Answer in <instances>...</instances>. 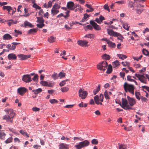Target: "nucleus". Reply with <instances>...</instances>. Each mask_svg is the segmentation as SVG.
<instances>
[{"mask_svg":"<svg viewBox=\"0 0 149 149\" xmlns=\"http://www.w3.org/2000/svg\"><path fill=\"white\" fill-rule=\"evenodd\" d=\"M4 111L7 112V115L4 116L3 119L6 120L7 122L13 123V118L15 115L13 110L12 109H6Z\"/></svg>","mask_w":149,"mask_h":149,"instance_id":"obj_1","label":"nucleus"},{"mask_svg":"<svg viewBox=\"0 0 149 149\" xmlns=\"http://www.w3.org/2000/svg\"><path fill=\"white\" fill-rule=\"evenodd\" d=\"M126 92L128 91L133 95H134V86L132 84H128L127 82H125L123 86Z\"/></svg>","mask_w":149,"mask_h":149,"instance_id":"obj_2","label":"nucleus"},{"mask_svg":"<svg viewBox=\"0 0 149 149\" xmlns=\"http://www.w3.org/2000/svg\"><path fill=\"white\" fill-rule=\"evenodd\" d=\"M122 104H120L121 107L125 110L132 109L129 105L128 104V101L126 98H122Z\"/></svg>","mask_w":149,"mask_h":149,"instance_id":"obj_3","label":"nucleus"},{"mask_svg":"<svg viewBox=\"0 0 149 149\" xmlns=\"http://www.w3.org/2000/svg\"><path fill=\"white\" fill-rule=\"evenodd\" d=\"M89 144V142L87 140L79 142L77 145L75 146V147L77 149H80L85 147L88 146Z\"/></svg>","mask_w":149,"mask_h":149,"instance_id":"obj_4","label":"nucleus"},{"mask_svg":"<svg viewBox=\"0 0 149 149\" xmlns=\"http://www.w3.org/2000/svg\"><path fill=\"white\" fill-rule=\"evenodd\" d=\"M107 63L106 61H103L99 63L97 65V67L99 70L104 71L107 66Z\"/></svg>","mask_w":149,"mask_h":149,"instance_id":"obj_5","label":"nucleus"},{"mask_svg":"<svg viewBox=\"0 0 149 149\" xmlns=\"http://www.w3.org/2000/svg\"><path fill=\"white\" fill-rule=\"evenodd\" d=\"M135 76L138 78L141 82L145 84L146 83V79L143 75L136 73Z\"/></svg>","mask_w":149,"mask_h":149,"instance_id":"obj_6","label":"nucleus"},{"mask_svg":"<svg viewBox=\"0 0 149 149\" xmlns=\"http://www.w3.org/2000/svg\"><path fill=\"white\" fill-rule=\"evenodd\" d=\"M79 97L82 99H85L87 95V93L84 91V89H82L80 88L78 92Z\"/></svg>","mask_w":149,"mask_h":149,"instance_id":"obj_7","label":"nucleus"},{"mask_svg":"<svg viewBox=\"0 0 149 149\" xmlns=\"http://www.w3.org/2000/svg\"><path fill=\"white\" fill-rule=\"evenodd\" d=\"M22 80L24 82L29 83L31 81V77L30 74H24L23 76Z\"/></svg>","mask_w":149,"mask_h":149,"instance_id":"obj_8","label":"nucleus"},{"mask_svg":"<svg viewBox=\"0 0 149 149\" xmlns=\"http://www.w3.org/2000/svg\"><path fill=\"white\" fill-rule=\"evenodd\" d=\"M107 30L108 34L110 36H121V35L120 34L112 30L107 29Z\"/></svg>","mask_w":149,"mask_h":149,"instance_id":"obj_9","label":"nucleus"},{"mask_svg":"<svg viewBox=\"0 0 149 149\" xmlns=\"http://www.w3.org/2000/svg\"><path fill=\"white\" fill-rule=\"evenodd\" d=\"M127 97L129 105L133 106L136 104L135 100L134 98L128 96H127Z\"/></svg>","mask_w":149,"mask_h":149,"instance_id":"obj_10","label":"nucleus"},{"mask_svg":"<svg viewBox=\"0 0 149 149\" xmlns=\"http://www.w3.org/2000/svg\"><path fill=\"white\" fill-rule=\"evenodd\" d=\"M26 91L27 89L23 87L19 88L17 90V93L22 96L23 95Z\"/></svg>","mask_w":149,"mask_h":149,"instance_id":"obj_11","label":"nucleus"},{"mask_svg":"<svg viewBox=\"0 0 149 149\" xmlns=\"http://www.w3.org/2000/svg\"><path fill=\"white\" fill-rule=\"evenodd\" d=\"M90 24L92 25L94 29L97 30H99L101 29L100 27L93 21L91 20L90 22Z\"/></svg>","mask_w":149,"mask_h":149,"instance_id":"obj_12","label":"nucleus"},{"mask_svg":"<svg viewBox=\"0 0 149 149\" xmlns=\"http://www.w3.org/2000/svg\"><path fill=\"white\" fill-rule=\"evenodd\" d=\"M74 3L71 1H70L67 3V7L69 10H73L74 9Z\"/></svg>","mask_w":149,"mask_h":149,"instance_id":"obj_13","label":"nucleus"},{"mask_svg":"<svg viewBox=\"0 0 149 149\" xmlns=\"http://www.w3.org/2000/svg\"><path fill=\"white\" fill-rule=\"evenodd\" d=\"M20 60H25L31 57L30 55L19 54L17 55Z\"/></svg>","mask_w":149,"mask_h":149,"instance_id":"obj_14","label":"nucleus"},{"mask_svg":"<svg viewBox=\"0 0 149 149\" xmlns=\"http://www.w3.org/2000/svg\"><path fill=\"white\" fill-rule=\"evenodd\" d=\"M77 42L78 44L81 46H86L88 43V41L82 40H78Z\"/></svg>","mask_w":149,"mask_h":149,"instance_id":"obj_15","label":"nucleus"},{"mask_svg":"<svg viewBox=\"0 0 149 149\" xmlns=\"http://www.w3.org/2000/svg\"><path fill=\"white\" fill-rule=\"evenodd\" d=\"M17 58L16 55L15 54H10L8 56V58L9 60H15Z\"/></svg>","mask_w":149,"mask_h":149,"instance_id":"obj_16","label":"nucleus"},{"mask_svg":"<svg viewBox=\"0 0 149 149\" xmlns=\"http://www.w3.org/2000/svg\"><path fill=\"white\" fill-rule=\"evenodd\" d=\"M12 38L11 36L8 33L5 34L3 36V39L4 40H9Z\"/></svg>","mask_w":149,"mask_h":149,"instance_id":"obj_17","label":"nucleus"},{"mask_svg":"<svg viewBox=\"0 0 149 149\" xmlns=\"http://www.w3.org/2000/svg\"><path fill=\"white\" fill-rule=\"evenodd\" d=\"M6 134L3 130L0 131V139L1 140H4L5 139V136Z\"/></svg>","mask_w":149,"mask_h":149,"instance_id":"obj_18","label":"nucleus"},{"mask_svg":"<svg viewBox=\"0 0 149 149\" xmlns=\"http://www.w3.org/2000/svg\"><path fill=\"white\" fill-rule=\"evenodd\" d=\"M107 43L108 46L110 47L114 48L116 46V44L112 42L109 40L108 41Z\"/></svg>","mask_w":149,"mask_h":149,"instance_id":"obj_19","label":"nucleus"},{"mask_svg":"<svg viewBox=\"0 0 149 149\" xmlns=\"http://www.w3.org/2000/svg\"><path fill=\"white\" fill-rule=\"evenodd\" d=\"M59 149H68V148L66 145L61 143L59 146Z\"/></svg>","mask_w":149,"mask_h":149,"instance_id":"obj_20","label":"nucleus"},{"mask_svg":"<svg viewBox=\"0 0 149 149\" xmlns=\"http://www.w3.org/2000/svg\"><path fill=\"white\" fill-rule=\"evenodd\" d=\"M42 91V90L41 88H38V89L33 90H32V92H33L35 94H37L38 93H41Z\"/></svg>","mask_w":149,"mask_h":149,"instance_id":"obj_21","label":"nucleus"},{"mask_svg":"<svg viewBox=\"0 0 149 149\" xmlns=\"http://www.w3.org/2000/svg\"><path fill=\"white\" fill-rule=\"evenodd\" d=\"M94 100L95 103L97 104H100V102L99 101L100 100L99 98V96L98 95H97L95 96L94 97Z\"/></svg>","mask_w":149,"mask_h":149,"instance_id":"obj_22","label":"nucleus"},{"mask_svg":"<svg viewBox=\"0 0 149 149\" xmlns=\"http://www.w3.org/2000/svg\"><path fill=\"white\" fill-rule=\"evenodd\" d=\"M103 59L106 60H109L110 59V56L108 54H105L102 56Z\"/></svg>","mask_w":149,"mask_h":149,"instance_id":"obj_23","label":"nucleus"},{"mask_svg":"<svg viewBox=\"0 0 149 149\" xmlns=\"http://www.w3.org/2000/svg\"><path fill=\"white\" fill-rule=\"evenodd\" d=\"M123 28L125 29L128 30L130 26H128V24L127 23L123 22L122 24Z\"/></svg>","mask_w":149,"mask_h":149,"instance_id":"obj_24","label":"nucleus"},{"mask_svg":"<svg viewBox=\"0 0 149 149\" xmlns=\"http://www.w3.org/2000/svg\"><path fill=\"white\" fill-rule=\"evenodd\" d=\"M59 11L58 10L56 9H55L54 8H52L51 10L52 14L54 15L58 13Z\"/></svg>","mask_w":149,"mask_h":149,"instance_id":"obj_25","label":"nucleus"},{"mask_svg":"<svg viewBox=\"0 0 149 149\" xmlns=\"http://www.w3.org/2000/svg\"><path fill=\"white\" fill-rule=\"evenodd\" d=\"M90 16V15H88L87 13H85L84 15V17L82 18V19L81 21H80L81 22H83L85 21V19H86L88 17H89Z\"/></svg>","mask_w":149,"mask_h":149,"instance_id":"obj_26","label":"nucleus"},{"mask_svg":"<svg viewBox=\"0 0 149 149\" xmlns=\"http://www.w3.org/2000/svg\"><path fill=\"white\" fill-rule=\"evenodd\" d=\"M24 25L25 26H29L31 28L33 27V26L29 22L27 21H26L24 22Z\"/></svg>","mask_w":149,"mask_h":149,"instance_id":"obj_27","label":"nucleus"},{"mask_svg":"<svg viewBox=\"0 0 149 149\" xmlns=\"http://www.w3.org/2000/svg\"><path fill=\"white\" fill-rule=\"evenodd\" d=\"M58 77H59V74L58 75L57 73L55 72L52 75V78L54 80L58 79Z\"/></svg>","mask_w":149,"mask_h":149,"instance_id":"obj_28","label":"nucleus"},{"mask_svg":"<svg viewBox=\"0 0 149 149\" xmlns=\"http://www.w3.org/2000/svg\"><path fill=\"white\" fill-rule=\"evenodd\" d=\"M100 85H98L96 89H94L93 91V93L94 95H95L100 90Z\"/></svg>","mask_w":149,"mask_h":149,"instance_id":"obj_29","label":"nucleus"},{"mask_svg":"<svg viewBox=\"0 0 149 149\" xmlns=\"http://www.w3.org/2000/svg\"><path fill=\"white\" fill-rule=\"evenodd\" d=\"M112 66L111 65H109L108 66L106 72L107 74H110L112 72Z\"/></svg>","mask_w":149,"mask_h":149,"instance_id":"obj_30","label":"nucleus"},{"mask_svg":"<svg viewBox=\"0 0 149 149\" xmlns=\"http://www.w3.org/2000/svg\"><path fill=\"white\" fill-rule=\"evenodd\" d=\"M56 40V38L53 36H51L48 38V40L50 43L54 42Z\"/></svg>","mask_w":149,"mask_h":149,"instance_id":"obj_31","label":"nucleus"},{"mask_svg":"<svg viewBox=\"0 0 149 149\" xmlns=\"http://www.w3.org/2000/svg\"><path fill=\"white\" fill-rule=\"evenodd\" d=\"M117 56L120 58L122 60H124L127 58V56L124 54H117Z\"/></svg>","mask_w":149,"mask_h":149,"instance_id":"obj_32","label":"nucleus"},{"mask_svg":"<svg viewBox=\"0 0 149 149\" xmlns=\"http://www.w3.org/2000/svg\"><path fill=\"white\" fill-rule=\"evenodd\" d=\"M19 132L24 136H26L27 137H29V135L26 132L22 130H21Z\"/></svg>","mask_w":149,"mask_h":149,"instance_id":"obj_33","label":"nucleus"},{"mask_svg":"<svg viewBox=\"0 0 149 149\" xmlns=\"http://www.w3.org/2000/svg\"><path fill=\"white\" fill-rule=\"evenodd\" d=\"M120 64V63L119 62V61H118L117 60H116V61H115L113 62V65L114 68H115L119 65Z\"/></svg>","mask_w":149,"mask_h":149,"instance_id":"obj_34","label":"nucleus"},{"mask_svg":"<svg viewBox=\"0 0 149 149\" xmlns=\"http://www.w3.org/2000/svg\"><path fill=\"white\" fill-rule=\"evenodd\" d=\"M85 37L90 38H95V35L92 34H86L85 35Z\"/></svg>","mask_w":149,"mask_h":149,"instance_id":"obj_35","label":"nucleus"},{"mask_svg":"<svg viewBox=\"0 0 149 149\" xmlns=\"http://www.w3.org/2000/svg\"><path fill=\"white\" fill-rule=\"evenodd\" d=\"M142 52L144 54L149 57V52L147 50L143 49L142 50Z\"/></svg>","mask_w":149,"mask_h":149,"instance_id":"obj_36","label":"nucleus"},{"mask_svg":"<svg viewBox=\"0 0 149 149\" xmlns=\"http://www.w3.org/2000/svg\"><path fill=\"white\" fill-rule=\"evenodd\" d=\"M118 148L119 149H126V147L125 145L121 144L120 143L118 144Z\"/></svg>","mask_w":149,"mask_h":149,"instance_id":"obj_37","label":"nucleus"},{"mask_svg":"<svg viewBox=\"0 0 149 149\" xmlns=\"http://www.w3.org/2000/svg\"><path fill=\"white\" fill-rule=\"evenodd\" d=\"M13 141V138L12 137H11L8 138L5 141V142L6 144L9 143Z\"/></svg>","mask_w":149,"mask_h":149,"instance_id":"obj_38","label":"nucleus"},{"mask_svg":"<svg viewBox=\"0 0 149 149\" xmlns=\"http://www.w3.org/2000/svg\"><path fill=\"white\" fill-rule=\"evenodd\" d=\"M37 22L40 23H43L44 22V20L42 17H37Z\"/></svg>","mask_w":149,"mask_h":149,"instance_id":"obj_39","label":"nucleus"},{"mask_svg":"<svg viewBox=\"0 0 149 149\" xmlns=\"http://www.w3.org/2000/svg\"><path fill=\"white\" fill-rule=\"evenodd\" d=\"M17 23V21H14L11 19L8 22V25L10 26L13 23L14 24H16Z\"/></svg>","mask_w":149,"mask_h":149,"instance_id":"obj_40","label":"nucleus"},{"mask_svg":"<svg viewBox=\"0 0 149 149\" xmlns=\"http://www.w3.org/2000/svg\"><path fill=\"white\" fill-rule=\"evenodd\" d=\"M135 10H136L137 13L140 14L142 12L143 9H138V8H136L135 9Z\"/></svg>","mask_w":149,"mask_h":149,"instance_id":"obj_41","label":"nucleus"},{"mask_svg":"<svg viewBox=\"0 0 149 149\" xmlns=\"http://www.w3.org/2000/svg\"><path fill=\"white\" fill-rule=\"evenodd\" d=\"M140 95V93L139 92L136 91L135 92V95L137 99L139 100L140 99V97H139Z\"/></svg>","mask_w":149,"mask_h":149,"instance_id":"obj_42","label":"nucleus"},{"mask_svg":"<svg viewBox=\"0 0 149 149\" xmlns=\"http://www.w3.org/2000/svg\"><path fill=\"white\" fill-rule=\"evenodd\" d=\"M91 142L92 144L97 145L98 143V141L96 139H93L92 140Z\"/></svg>","mask_w":149,"mask_h":149,"instance_id":"obj_43","label":"nucleus"},{"mask_svg":"<svg viewBox=\"0 0 149 149\" xmlns=\"http://www.w3.org/2000/svg\"><path fill=\"white\" fill-rule=\"evenodd\" d=\"M37 32V30L36 29H30L28 31V34H31L33 32Z\"/></svg>","mask_w":149,"mask_h":149,"instance_id":"obj_44","label":"nucleus"},{"mask_svg":"<svg viewBox=\"0 0 149 149\" xmlns=\"http://www.w3.org/2000/svg\"><path fill=\"white\" fill-rule=\"evenodd\" d=\"M3 9L4 10H12V8L9 6H4L3 7Z\"/></svg>","mask_w":149,"mask_h":149,"instance_id":"obj_45","label":"nucleus"},{"mask_svg":"<svg viewBox=\"0 0 149 149\" xmlns=\"http://www.w3.org/2000/svg\"><path fill=\"white\" fill-rule=\"evenodd\" d=\"M104 95L106 99H109V97L108 93L107 91H105L104 93Z\"/></svg>","mask_w":149,"mask_h":149,"instance_id":"obj_46","label":"nucleus"},{"mask_svg":"<svg viewBox=\"0 0 149 149\" xmlns=\"http://www.w3.org/2000/svg\"><path fill=\"white\" fill-rule=\"evenodd\" d=\"M61 90L63 92H66L68 91L69 88L66 87H63L61 88Z\"/></svg>","mask_w":149,"mask_h":149,"instance_id":"obj_47","label":"nucleus"},{"mask_svg":"<svg viewBox=\"0 0 149 149\" xmlns=\"http://www.w3.org/2000/svg\"><path fill=\"white\" fill-rule=\"evenodd\" d=\"M103 8L105 10H107L109 12H110V10L109 8V6L107 4H105Z\"/></svg>","mask_w":149,"mask_h":149,"instance_id":"obj_48","label":"nucleus"},{"mask_svg":"<svg viewBox=\"0 0 149 149\" xmlns=\"http://www.w3.org/2000/svg\"><path fill=\"white\" fill-rule=\"evenodd\" d=\"M60 8V6L57 3H55L53 6L52 8L58 9Z\"/></svg>","mask_w":149,"mask_h":149,"instance_id":"obj_49","label":"nucleus"},{"mask_svg":"<svg viewBox=\"0 0 149 149\" xmlns=\"http://www.w3.org/2000/svg\"><path fill=\"white\" fill-rule=\"evenodd\" d=\"M134 2L132 1H130L128 4L129 7L131 8L134 7Z\"/></svg>","mask_w":149,"mask_h":149,"instance_id":"obj_50","label":"nucleus"},{"mask_svg":"<svg viewBox=\"0 0 149 149\" xmlns=\"http://www.w3.org/2000/svg\"><path fill=\"white\" fill-rule=\"evenodd\" d=\"M40 84L42 86H47V84H48V82L46 81H40Z\"/></svg>","mask_w":149,"mask_h":149,"instance_id":"obj_51","label":"nucleus"},{"mask_svg":"<svg viewBox=\"0 0 149 149\" xmlns=\"http://www.w3.org/2000/svg\"><path fill=\"white\" fill-rule=\"evenodd\" d=\"M58 74L59 77H60V78H61L62 77H65L66 74L64 73L61 72L59 73Z\"/></svg>","mask_w":149,"mask_h":149,"instance_id":"obj_52","label":"nucleus"},{"mask_svg":"<svg viewBox=\"0 0 149 149\" xmlns=\"http://www.w3.org/2000/svg\"><path fill=\"white\" fill-rule=\"evenodd\" d=\"M132 77L130 75H128L127 77V80L131 82H133V81H134V79H131Z\"/></svg>","mask_w":149,"mask_h":149,"instance_id":"obj_53","label":"nucleus"},{"mask_svg":"<svg viewBox=\"0 0 149 149\" xmlns=\"http://www.w3.org/2000/svg\"><path fill=\"white\" fill-rule=\"evenodd\" d=\"M14 31L16 33V34L15 35V36H17L19 34H22V32L19 30L15 29Z\"/></svg>","mask_w":149,"mask_h":149,"instance_id":"obj_54","label":"nucleus"},{"mask_svg":"<svg viewBox=\"0 0 149 149\" xmlns=\"http://www.w3.org/2000/svg\"><path fill=\"white\" fill-rule=\"evenodd\" d=\"M121 64L124 66H129L130 65L129 63L127 61L125 62H122L121 63Z\"/></svg>","mask_w":149,"mask_h":149,"instance_id":"obj_55","label":"nucleus"},{"mask_svg":"<svg viewBox=\"0 0 149 149\" xmlns=\"http://www.w3.org/2000/svg\"><path fill=\"white\" fill-rule=\"evenodd\" d=\"M37 26L39 28H42L45 26V24L43 23L38 24H36Z\"/></svg>","mask_w":149,"mask_h":149,"instance_id":"obj_56","label":"nucleus"},{"mask_svg":"<svg viewBox=\"0 0 149 149\" xmlns=\"http://www.w3.org/2000/svg\"><path fill=\"white\" fill-rule=\"evenodd\" d=\"M33 7L36 8V9H38L39 10H40L41 9V7L39 6L38 5H37L36 3H34L33 5Z\"/></svg>","mask_w":149,"mask_h":149,"instance_id":"obj_57","label":"nucleus"},{"mask_svg":"<svg viewBox=\"0 0 149 149\" xmlns=\"http://www.w3.org/2000/svg\"><path fill=\"white\" fill-rule=\"evenodd\" d=\"M38 76L37 74H36L35 75L34 77L32 79V80L34 81H36L38 79Z\"/></svg>","mask_w":149,"mask_h":149,"instance_id":"obj_58","label":"nucleus"},{"mask_svg":"<svg viewBox=\"0 0 149 149\" xmlns=\"http://www.w3.org/2000/svg\"><path fill=\"white\" fill-rule=\"evenodd\" d=\"M49 102L52 104L54 103H58V101L55 99H50Z\"/></svg>","mask_w":149,"mask_h":149,"instance_id":"obj_59","label":"nucleus"},{"mask_svg":"<svg viewBox=\"0 0 149 149\" xmlns=\"http://www.w3.org/2000/svg\"><path fill=\"white\" fill-rule=\"evenodd\" d=\"M115 3H117L119 4H124L125 3V2L124 1H120L115 2Z\"/></svg>","mask_w":149,"mask_h":149,"instance_id":"obj_60","label":"nucleus"},{"mask_svg":"<svg viewBox=\"0 0 149 149\" xmlns=\"http://www.w3.org/2000/svg\"><path fill=\"white\" fill-rule=\"evenodd\" d=\"M140 98L142 102H146L147 100V98L143 96H141Z\"/></svg>","mask_w":149,"mask_h":149,"instance_id":"obj_61","label":"nucleus"},{"mask_svg":"<svg viewBox=\"0 0 149 149\" xmlns=\"http://www.w3.org/2000/svg\"><path fill=\"white\" fill-rule=\"evenodd\" d=\"M54 86V84L50 82H48V84L47 85V86H48L50 87H52Z\"/></svg>","mask_w":149,"mask_h":149,"instance_id":"obj_62","label":"nucleus"},{"mask_svg":"<svg viewBox=\"0 0 149 149\" xmlns=\"http://www.w3.org/2000/svg\"><path fill=\"white\" fill-rule=\"evenodd\" d=\"M86 28L90 30H92L93 29L92 27L90 25H88L86 26Z\"/></svg>","mask_w":149,"mask_h":149,"instance_id":"obj_63","label":"nucleus"},{"mask_svg":"<svg viewBox=\"0 0 149 149\" xmlns=\"http://www.w3.org/2000/svg\"><path fill=\"white\" fill-rule=\"evenodd\" d=\"M142 88H143L146 89L149 92V87L146 86H142L141 87Z\"/></svg>","mask_w":149,"mask_h":149,"instance_id":"obj_64","label":"nucleus"}]
</instances>
